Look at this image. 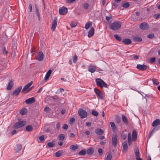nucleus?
<instances>
[{"label": "nucleus", "instance_id": "obj_39", "mask_svg": "<svg viewBox=\"0 0 160 160\" xmlns=\"http://www.w3.org/2000/svg\"><path fill=\"white\" fill-rule=\"evenodd\" d=\"M65 138V136L63 134H60L58 137V139L60 140H63Z\"/></svg>", "mask_w": 160, "mask_h": 160}, {"label": "nucleus", "instance_id": "obj_40", "mask_svg": "<svg viewBox=\"0 0 160 160\" xmlns=\"http://www.w3.org/2000/svg\"><path fill=\"white\" fill-rule=\"evenodd\" d=\"M130 5L128 2H126L122 4V6L124 8H127L129 7Z\"/></svg>", "mask_w": 160, "mask_h": 160}, {"label": "nucleus", "instance_id": "obj_33", "mask_svg": "<svg viewBox=\"0 0 160 160\" xmlns=\"http://www.w3.org/2000/svg\"><path fill=\"white\" fill-rule=\"evenodd\" d=\"M27 112V109L25 108H23L21 110L20 113L22 115H24L26 114Z\"/></svg>", "mask_w": 160, "mask_h": 160}, {"label": "nucleus", "instance_id": "obj_31", "mask_svg": "<svg viewBox=\"0 0 160 160\" xmlns=\"http://www.w3.org/2000/svg\"><path fill=\"white\" fill-rule=\"evenodd\" d=\"M62 150H59L57 152L55 153L56 156L57 157H59L61 156L62 154Z\"/></svg>", "mask_w": 160, "mask_h": 160}, {"label": "nucleus", "instance_id": "obj_17", "mask_svg": "<svg viewBox=\"0 0 160 160\" xmlns=\"http://www.w3.org/2000/svg\"><path fill=\"white\" fill-rule=\"evenodd\" d=\"M52 72V70H49L48 72L46 73L45 77L44 78V79L46 81L48 80L50 77V76Z\"/></svg>", "mask_w": 160, "mask_h": 160}, {"label": "nucleus", "instance_id": "obj_19", "mask_svg": "<svg viewBox=\"0 0 160 160\" xmlns=\"http://www.w3.org/2000/svg\"><path fill=\"white\" fill-rule=\"evenodd\" d=\"M13 85V81L12 80H11L10 82L8 83L7 85V89L9 90H10L12 88Z\"/></svg>", "mask_w": 160, "mask_h": 160}, {"label": "nucleus", "instance_id": "obj_49", "mask_svg": "<svg viewBox=\"0 0 160 160\" xmlns=\"http://www.w3.org/2000/svg\"><path fill=\"white\" fill-rule=\"evenodd\" d=\"M50 108L48 107H45L44 108V111L45 112H48V111H50Z\"/></svg>", "mask_w": 160, "mask_h": 160}, {"label": "nucleus", "instance_id": "obj_43", "mask_svg": "<svg viewBox=\"0 0 160 160\" xmlns=\"http://www.w3.org/2000/svg\"><path fill=\"white\" fill-rule=\"evenodd\" d=\"M112 158V155L111 154L109 153L108 154L106 159V160H111Z\"/></svg>", "mask_w": 160, "mask_h": 160}, {"label": "nucleus", "instance_id": "obj_20", "mask_svg": "<svg viewBox=\"0 0 160 160\" xmlns=\"http://www.w3.org/2000/svg\"><path fill=\"white\" fill-rule=\"evenodd\" d=\"M122 42L126 44H130L132 42L131 40L128 38H125L123 39Z\"/></svg>", "mask_w": 160, "mask_h": 160}, {"label": "nucleus", "instance_id": "obj_4", "mask_svg": "<svg viewBox=\"0 0 160 160\" xmlns=\"http://www.w3.org/2000/svg\"><path fill=\"white\" fill-rule=\"evenodd\" d=\"M32 84V82L31 81L24 86L23 88L22 92H24L25 93H27L29 92V87Z\"/></svg>", "mask_w": 160, "mask_h": 160}, {"label": "nucleus", "instance_id": "obj_36", "mask_svg": "<svg viewBox=\"0 0 160 160\" xmlns=\"http://www.w3.org/2000/svg\"><path fill=\"white\" fill-rule=\"evenodd\" d=\"M26 129L28 131H30L32 130V127L31 125L27 126L26 127Z\"/></svg>", "mask_w": 160, "mask_h": 160}, {"label": "nucleus", "instance_id": "obj_63", "mask_svg": "<svg viewBox=\"0 0 160 160\" xmlns=\"http://www.w3.org/2000/svg\"><path fill=\"white\" fill-rule=\"evenodd\" d=\"M100 143L101 145H104L106 143V140H104L103 141H101Z\"/></svg>", "mask_w": 160, "mask_h": 160}, {"label": "nucleus", "instance_id": "obj_51", "mask_svg": "<svg viewBox=\"0 0 160 160\" xmlns=\"http://www.w3.org/2000/svg\"><path fill=\"white\" fill-rule=\"evenodd\" d=\"M160 17V13L155 14L154 16V18L157 19L158 18Z\"/></svg>", "mask_w": 160, "mask_h": 160}, {"label": "nucleus", "instance_id": "obj_55", "mask_svg": "<svg viewBox=\"0 0 160 160\" xmlns=\"http://www.w3.org/2000/svg\"><path fill=\"white\" fill-rule=\"evenodd\" d=\"M156 59L155 58H152L150 59V61L151 62H155Z\"/></svg>", "mask_w": 160, "mask_h": 160}, {"label": "nucleus", "instance_id": "obj_26", "mask_svg": "<svg viewBox=\"0 0 160 160\" xmlns=\"http://www.w3.org/2000/svg\"><path fill=\"white\" fill-rule=\"evenodd\" d=\"M132 139L131 138V134L130 133H128V141L129 145H130L131 144Z\"/></svg>", "mask_w": 160, "mask_h": 160}, {"label": "nucleus", "instance_id": "obj_15", "mask_svg": "<svg viewBox=\"0 0 160 160\" xmlns=\"http://www.w3.org/2000/svg\"><path fill=\"white\" fill-rule=\"evenodd\" d=\"M160 125V119H156L153 121L152 126L153 127H155Z\"/></svg>", "mask_w": 160, "mask_h": 160}, {"label": "nucleus", "instance_id": "obj_16", "mask_svg": "<svg viewBox=\"0 0 160 160\" xmlns=\"http://www.w3.org/2000/svg\"><path fill=\"white\" fill-rule=\"evenodd\" d=\"M96 69V66H90L88 68V71L92 73L95 72Z\"/></svg>", "mask_w": 160, "mask_h": 160}, {"label": "nucleus", "instance_id": "obj_44", "mask_svg": "<svg viewBox=\"0 0 160 160\" xmlns=\"http://www.w3.org/2000/svg\"><path fill=\"white\" fill-rule=\"evenodd\" d=\"M115 38L116 39L120 41L121 40V38L117 34L114 35Z\"/></svg>", "mask_w": 160, "mask_h": 160}, {"label": "nucleus", "instance_id": "obj_58", "mask_svg": "<svg viewBox=\"0 0 160 160\" xmlns=\"http://www.w3.org/2000/svg\"><path fill=\"white\" fill-rule=\"evenodd\" d=\"M86 126L88 127H90L91 125V123L90 122H87L85 123Z\"/></svg>", "mask_w": 160, "mask_h": 160}, {"label": "nucleus", "instance_id": "obj_48", "mask_svg": "<svg viewBox=\"0 0 160 160\" xmlns=\"http://www.w3.org/2000/svg\"><path fill=\"white\" fill-rule=\"evenodd\" d=\"M99 155H102V150L101 148H99L98 150Z\"/></svg>", "mask_w": 160, "mask_h": 160}, {"label": "nucleus", "instance_id": "obj_2", "mask_svg": "<svg viewBox=\"0 0 160 160\" xmlns=\"http://www.w3.org/2000/svg\"><path fill=\"white\" fill-rule=\"evenodd\" d=\"M95 81L97 85L101 88H102L103 87H108L107 84L101 79L97 78L96 79Z\"/></svg>", "mask_w": 160, "mask_h": 160}, {"label": "nucleus", "instance_id": "obj_59", "mask_svg": "<svg viewBox=\"0 0 160 160\" xmlns=\"http://www.w3.org/2000/svg\"><path fill=\"white\" fill-rule=\"evenodd\" d=\"M70 25L71 26L72 28H74L76 26V24L72 22L70 23Z\"/></svg>", "mask_w": 160, "mask_h": 160}, {"label": "nucleus", "instance_id": "obj_35", "mask_svg": "<svg viewBox=\"0 0 160 160\" xmlns=\"http://www.w3.org/2000/svg\"><path fill=\"white\" fill-rule=\"evenodd\" d=\"M78 148V147L77 145H72L70 146V148L72 150H75Z\"/></svg>", "mask_w": 160, "mask_h": 160}, {"label": "nucleus", "instance_id": "obj_41", "mask_svg": "<svg viewBox=\"0 0 160 160\" xmlns=\"http://www.w3.org/2000/svg\"><path fill=\"white\" fill-rule=\"evenodd\" d=\"M134 40L135 41L140 42L142 40V38L138 37H136L134 38Z\"/></svg>", "mask_w": 160, "mask_h": 160}, {"label": "nucleus", "instance_id": "obj_24", "mask_svg": "<svg viewBox=\"0 0 160 160\" xmlns=\"http://www.w3.org/2000/svg\"><path fill=\"white\" fill-rule=\"evenodd\" d=\"M137 138V134L136 131H133L132 133V140L135 141Z\"/></svg>", "mask_w": 160, "mask_h": 160}, {"label": "nucleus", "instance_id": "obj_11", "mask_svg": "<svg viewBox=\"0 0 160 160\" xmlns=\"http://www.w3.org/2000/svg\"><path fill=\"white\" fill-rule=\"evenodd\" d=\"M140 27L142 30H146L149 28V26L146 23H143L140 25Z\"/></svg>", "mask_w": 160, "mask_h": 160}, {"label": "nucleus", "instance_id": "obj_57", "mask_svg": "<svg viewBox=\"0 0 160 160\" xmlns=\"http://www.w3.org/2000/svg\"><path fill=\"white\" fill-rule=\"evenodd\" d=\"M75 0H67V2L68 3H72Z\"/></svg>", "mask_w": 160, "mask_h": 160}, {"label": "nucleus", "instance_id": "obj_45", "mask_svg": "<svg viewBox=\"0 0 160 160\" xmlns=\"http://www.w3.org/2000/svg\"><path fill=\"white\" fill-rule=\"evenodd\" d=\"M92 113L93 115L96 116H97L98 115V112L94 110H93L92 111Z\"/></svg>", "mask_w": 160, "mask_h": 160}, {"label": "nucleus", "instance_id": "obj_27", "mask_svg": "<svg viewBox=\"0 0 160 160\" xmlns=\"http://www.w3.org/2000/svg\"><path fill=\"white\" fill-rule=\"evenodd\" d=\"M92 22H88L85 25V28L86 29H88L90 27L92 26Z\"/></svg>", "mask_w": 160, "mask_h": 160}, {"label": "nucleus", "instance_id": "obj_12", "mask_svg": "<svg viewBox=\"0 0 160 160\" xmlns=\"http://www.w3.org/2000/svg\"><path fill=\"white\" fill-rule=\"evenodd\" d=\"M22 88V87L21 86H20L18 88H17L13 92V95L14 96H17L19 92H20L21 89Z\"/></svg>", "mask_w": 160, "mask_h": 160}, {"label": "nucleus", "instance_id": "obj_14", "mask_svg": "<svg viewBox=\"0 0 160 160\" xmlns=\"http://www.w3.org/2000/svg\"><path fill=\"white\" fill-rule=\"evenodd\" d=\"M44 58V55L42 52H39L37 59L39 61H42Z\"/></svg>", "mask_w": 160, "mask_h": 160}, {"label": "nucleus", "instance_id": "obj_6", "mask_svg": "<svg viewBox=\"0 0 160 160\" xmlns=\"http://www.w3.org/2000/svg\"><path fill=\"white\" fill-rule=\"evenodd\" d=\"M59 12L60 14L64 15L68 12L67 8L65 7H62L59 9Z\"/></svg>", "mask_w": 160, "mask_h": 160}, {"label": "nucleus", "instance_id": "obj_30", "mask_svg": "<svg viewBox=\"0 0 160 160\" xmlns=\"http://www.w3.org/2000/svg\"><path fill=\"white\" fill-rule=\"evenodd\" d=\"M160 129V127H158L157 128H153L152 130V131L151 132L149 136V138H150V137L152 135L153 133L154 132L155 130H157Z\"/></svg>", "mask_w": 160, "mask_h": 160}, {"label": "nucleus", "instance_id": "obj_25", "mask_svg": "<svg viewBox=\"0 0 160 160\" xmlns=\"http://www.w3.org/2000/svg\"><path fill=\"white\" fill-rule=\"evenodd\" d=\"M22 148V147L21 145H17L15 148V150L16 152H18L21 150Z\"/></svg>", "mask_w": 160, "mask_h": 160}, {"label": "nucleus", "instance_id": "obj_18", "mask_svg": "<svg viewBox=\"0 0 160 160\" xmlns=\"http://www.w3.org/2000/svg\"><path fill=\"white\" fill-rule=\"evenodd\" d=\"M94 33V30L93 28H91L90 30H89L88 34V37H91L92 36Z\"/></svg>", "mask_w": 160, "mask_h": 160}, {"label": "nucleus", "instance_id": "obj_56", "mask_svg": "<svg viewBox=\"0 0 160 160\" xmlns=\"http://www.w3.org/2000/svg\"><path fill=\"white\" fill-rule=\"evenodd\" d=\"M68 128V125L67 124H65L63 125L62 128L63 129H67Z\"/></svg>", "mask_w": 160, "mask_h": 160}, {"label": "nucleus", "instance_id": "obj_50", "mask_svg": "<svg viewBox=\"0 0 160 160\" xmlns=\"http://www.w3.org/2000/svg\"><path fill=\"white\" fill-rule=\"evenodd\" d=\"M148 37L152 39L154 37V35L153 34H149L148 35Z\"/></svg>", "mask_w": 160, "mask_h": 160}, {"label": "nucleus", "instance_id": "obj_42", "mask_svg": "<svg viewBox=\"0 0 160 160\" xmlns=\"http://www.w3.org/2000/svg\"><path fill=\"white\" fill-rule=\"evenodd\" d=\"M54 143L53 141L48 143V146L49 147H52L54 146Z\"/></svg>", "mask_w": 160, "mask_h": 160}, {"label": "nucleus", "instance_id": "obj_62", "mask_svg": "<svg viewBox=\"0 0 160 160\" xmlns=\"http://www.w3.org/2000/svg\"><path fill=\"white\" fill-rule=\"evenodd\" d=\"M112 18V17L109 16H106V19L107 21L109 20Z\"/></svg>", "mask_w": 160, "mask_h": 160}, {"label": "nucleus", "instance_id": "obj_10", "mask_svg": "<svg viewBox=\"0 0 160 160\" xmlns=\"http://www.w3.org/2000/svg\"><path fill=\"white\" fill-rule=\"evenodd\" d=\"M57 18L55 17L53 20L52 27L51 28V29L52 31L55 30V29L57 26Z\"/></svg>", "mask_w": 160, "mask_h": 160}, {"label": "nucleus", "instance_id": "obj_32", "mask_svg": "<svg viewBox=\"0 0 160 160\" xmlns=\"http://www.w3.org/2000/svg\"><path fill=\"white\" fill-rule=\"evenodd\" d=\"M136 158L139 157V150L138 148L135 149L134 150Z\"/></svg>", "mask_w": 160, "mask_h": 160}, {"label": "nucleus", "instance_id": "obj_5", "mask_svg": "<svg viewBox=\"0 0 160 160\" xmlns=\"http://www.w3.org/2000/svg\"><path fill=\"white\" fill-rule=\"evenodd\" d=\"M78 114L82 118H86L87 116V112L82 109H80L78 111Z\"/></svg>", "mask_w": 160, "mask_h": 160}, {"label": "nucleus", "instance_id": "obj_3", "mask_svg": "<svg viewBox=\"0 0 160 160\" xmlns=\"http://www.w3.org/2000/svg\"><path fill=\"white\" fill-rule=\"evenodd\" d=\"M26 124L25 121H20L16 123L13 125V128L17 129L20 128L24 126Z\"/></svg>", "mask_w": 160, "mask_h": 160}, {"label": "nucleus", "instance_id": "obj_34", "mask_svg": "<svg viewBox=\"0 0 160 160\" xmlns=\"http://www.w3.org/2000/svg\"><path fill=\"white\" fill-rule=\"evenodd\" d=\"M152 81L154 85H158L159 83L158 80L155 78L152 79Z\"/></svg>", "mask_w": 160, "mask_h": 160}, {"label": "nucleus", "instance_id": "obj_21", "mask_svg": "<svg viewBox=\"0 0 160 160\" xmlns=\"http://www.w3.org/2000/svg\"><path fill=\"white\" fill-rule=\"evenodd\" d=\"M95 133L98 135H101L103 133V131L101 129H97L95 130Z\"/></svg>", "mask_w": 160, "mask_h": 160}, {"label": "nucleus", "instance_id": "obj_7", "mask_svg": "<svg viewBox=\"0 0 160 160\" xmlns=\"http://www.w3.org/2000/svg\"><path fill=\"white\" fill-rule=\"evenodd\" d=\"M95 93L102 100L103 99V95L102 92L99 89L95 88L94 89Z\"/></svg>", "mask_w": 160, "mask_h": 160}, {"label": "nucleus", "instance_id": "obj_8", "mask_svg": "<svg viewBox=\"0 0 160 160\" xmlns=\"http://www.w3.org/2000/svg\"><path fill=\"white\" fill-rule=\"evenodd\" d=\"M117 135L116 134H114L112 137V143L114 147H116L117 145Z\"/></svg>", "mask_w": 160, "mask_h": 160}, {"label": "nucleus", "instance_id": "obj_54", "mask_svg": "<svg viewBox=\"0 0 160 160\" xmlns=\"http://www.w3.org/2000/svg\"><path fill=\"white\" fill-rule=\"evenodd\" d=\"M3 52L4 53L7 54L8 53V51L6 50L5 48H3L2 49Z\"/></svg>", "mask_w": 160, "mask_h": 160}, {"label": "nucleus", "instance_id": "obj_46", "mask_svg": "<svg viewBox=\"0 0 160 160\" xmlns=\"http://www.w3.org/2000/svg\"><path fill=\"white\" fill-rule=\"evenodd\" d=\"M39 140L41 142H43L44 141V137L43 135H42L39 138Z\"/></svg>", "mask_w": 160, "mask_h": 160}, {"label": "nucleus", "instance_id": "obj_29", "mask_svg": "<svg viewBox=\"0 0 160 160\" xmlns=\"http://www.w3.org/2000/svg\"><path fill=\"white\" fill-rule=\"evenodd\" d=\"M122 119L125 124H127L128 123V119H127L126 117L124 115H122Z\"/></svg>", "mask_w": 160, "mask_h": 160}, {"label": "nucleus", "instance_id": "obj_37", "mask_svg": "<svg viewBox=\"0 0 160 160\" xmlns=\"http://www.w3.org/2000/svg\"><path fill=\"white\" fill-rule=\"evenodd\" d=\"M121 137L122 139L124 140L127 137V134L124 132H122L121 134Z\"/></svg>", "mask_w": 160, "mask_h": 160}, {"label": "nucleus", "instance_id": "obj_13", "mask_svg": "<svg viewBox=\"0 0 160 160\" xmlns=\"http://www.w3.org/2000/svg\"><path fill=\"white\" fill-rule=\"evenodd\" d=\"M35 102V99L34 98L32 97L26 100L25 101L27 104H30L34 103Z\"/></svg>", "mask_w": 160, "mask_h": 160}, {"label": "nucleus", "instance_id": "obj_22", "mask_svg": "<svg viewBox=\"0 0 160 160\" xmlns=\"http://www.w3.org/2000/svg\"><path fill=\"white\" fill-rule=\"evenodd\" d=\"M122 146L124 150L126 151L127 150L128 144L127 141H125L122 143Z\"/></svg>", "mask_w": 160, "mask_h": 160}, {"label": "nucleus", "instance_id": "obj_23", "mask_svg": "<svg viewBox=\"0 0 160 160\" xmlns=\"http://www.w3.org/2000/svg\"><path fill=\"white\" fill-rule=\"evenodd\" d=\"M110 124L111 126L113 132L115 131L116 130V127L115 123L112 122H110Z\"/></svg>", "mask_w": 160, "mask_h": 160}, {"label": "nucleus", "instance_id": "obj_52", "mask_svg": "<svg viewBox=\"0 0 160 160\" xmlns=\"http://www.w3.org/2000/svg\"><path fill=\"white\" fill-rule=\"evenodd\" d=\"M83 7L85 9H87L88 8L89 5L88 3H85L83 5Z\"/></svg>", "mask_w": 160, "mask_h": 160}, {"label": "nucleus", "instance_id": "obj_53", "mask_svg": "<svg viewBox=\"0 0 160 160\" xmlns=\"http://www.w3.org/2000/svg\"><path fill=\"white\" fill-rule=\"evenodd\" d=\"M60 127V123L58 122L56 124V128L57 129H59Z\"/></svg>", "mask_w": 160, "mask_h": 160}, {"label": "nucleus", "instance_id": "obj_61", "mask_svg": "<svg viewBox=\"0 0 160 160\" xmlns=\"http://www.w3.org/2000/svg\"><path fill=\"white\" fill-rule=\"evenodd\" d=\"M116 120L118 123H119L120 122L121 119L120 118H116Z\"/></svg>", "mask_w": 160, "mask_h": 160}, {"label": "nucleus", "instance_id": "obj_28", "mask_svg": "<svg viewBox=\"0 0 160 160\" xmlns=\"http://www.w3.org/2000/svg\"><path fill=\"white\" fill-rule=\"evenodd\" d=\"M93 151L94 150L92 148H90L87 150V153L88 155H91L93 153Z\"/></svg>", "mask_w": 160, "mask_h": 160}, {"label": "nucleus", "instance_id": "obj_1", "mask_svg": "<svg viewBox=\"0 0 160 160\" xmlns=\"http://www.w3.org/2000/svg\"><path fill=\"white\" fill-rule=\"evenodd\" d=\"M121 26V23L120 22L116 21L110 24L109 28L112 30L116 31L118 30Z\"/></svg>", "mask_w": 160, "mask_h": 160}, {"label": "nucleus", "instance_id": "obj_9", "mask_svg": "<svg viewBox=\"0 0 160 160\" xmlns=\"http://www.w3.org/2000/svg\"><path fill=\"white\" fill-rule=\"evenodd\" d=\"M137 68L138 69L142 71H144L148 68V66L147 65L144 64H138L137 66Z\"/></svg>", "mask_w": 160, "mask_h": 160}, {"label": "nucleus", "instance_id": "obj_47", "mask_svg": "<svg viewBox=\"0 0 160 160\" xmlns=\"http://www.w3.org/2000/svg\"><path fill=\"white\" fill-rule=\"evenodd\" d=\"M73 62L74 63H75L77 61V59H78V57L76 55H75L73 57Z\"/></svg>", "mask_w": 160, "mask_h": 160}, {"label": "nucleus", "instance_id": "obj_60", "mask_svg": "<svg viewBox=\"0 0 160 160\" xmlns=\"http://www.w3.org/2000/svg\"><path fill=\"white\" fill-rule=\"evenodd\" d=\"M75 121V119L74 118H71L70 120V123H71Z\"/></svg>", "mask_w": 160, "mask_h": 160}, {"label": "nucleus", "instance_id": "obj_38", "mask_svg": "<svg viewBox=\"0 0 160 160\" xmlns=\"http://www.w3.org/2000/svg\"><path fill=\"white\" fill-rule=\"evenodd\" d=\"M86 153V151L85 150L80 151L79 152V154L80 155H84Z\"/></svg>", "mask_w": 160, "mask_h": 160}, {"label": "nucleus", "instance_id": "obj_64", "mask_svg": "<svg viewBox=\"0 0 160 160\" xmlns=\"http://www.w3.org/2000/svg\"><path fill=\"white\" fill-rule=\"evenodd\" d=\"M16 131L15 130H13L11 133V135H13L15 134L16 133Z\"/></svg>", "mask_w": 160, "mask_h": 160}]
</instances>
